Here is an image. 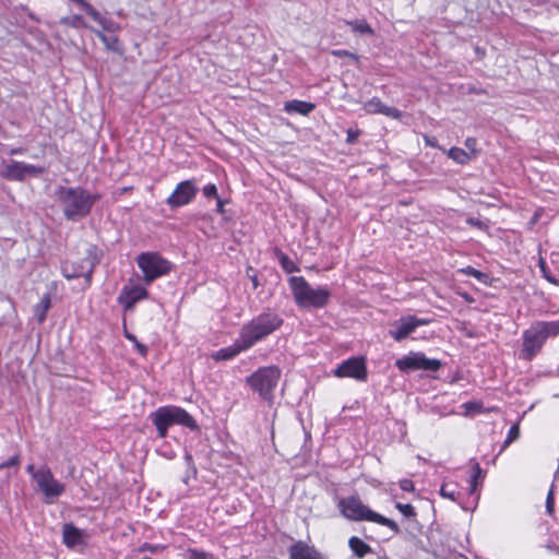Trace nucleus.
<instances>
[{
	"label": "nucleus",
	"instance_id": "obj_1",
	"mask_svg": "<svg viewBox=\"0 0 559 559\" xmlns=\"http://www.w3.org/2000/svg\"><path fill=\"white\" fill-rule=\"evenodd\" d=\"M55 198L61 206L64 217L68 221L76 222L90 214L100 195L80 187H59L55 191Z\"/></svg>",
	"mask_w": 559,
	"mask_h": 559
},
{
	"label": "nucleus",
	"instance_id": "obj_2",
	"mask_svg": "<svg viewBox=\"0 0 559 559\" xmlns=\"http://www.w3.org/2000/svg\"><path fill=\"white\" fill-rule=\"evenodd\" d=\"M283 323L284 319L280 313L270 308L264 309L242 325L239 333L240 346L242 348H251L277 331Z\"/></svg>",
	"mask_w": 559,
	"mask_h": 559
},
{
	"label": "nucleus",
	"instance_id": "obj_3",
	"mask_svg": "<svg viewBox=\"0 0 559 559\" xmlns=\"http://www.w3.org/2000/svg\"><path fill=\"white\" fill-rule=\"evenodd\" d=\"M288 285L295 304L301 309L325 308L332 293L326 286L312 287L304 276H290Z\"/></svg>",
	"mask_w": 559,
	"mask_h": 559
},
{
	"label": "nucleus",
	"instance_id": "obj_4",
	"mask_svg": "<svg viewBox=\"0 0 559 559\" xmlns=\"http://www.w3.org/2000/svg\"><path fill=\"white\" fill-rule=\"evenodd\" d=\"M559 335V320L535 321L522 333L520 358L532 360L542 350L548 338Z\"/></svg>",
	"mask_w": 559,
	"mask_h": 559
},
{
	"label": "nucleus",
	"instance_id": "obj_5",
	"mask_svg": "<svg viewBox=\"0 0 559 559\" xmlns=\"http://www.w3.org/2000/svg\"><path fill=\"white\" fill-rule=\"evenodd\" d=\"M337 508L341 514L350 521H369L389 527L394 534L401 532L395 521L372 511L357 496L341 498Z\"/></svg>",
	"mask_w": 559,
	"mask_h": 559
},
{
	"label": "nucleus",
	"instance_id": "obj_6",
	"mask_svg": "<svg viewBox=\"0 0 559 559\" xmlns=\"http://www.w3.org/2000/svg\"><path fill=\"white\" fill-rule=\"evenodd\" d=\"M26 472L29 474L35 484V489L41 495L45 503L52 504L64 493L66 484L53 476L48 465L43 464L36 467L32 463L26 466Z\"/></svg>",
	"mask_w": 559,
	"mask_h": 559
},
{
	"label": "nucleus",
	"instance_id": "obj_7",
	"mask_svg": "<svg viewBox=\"0 0 559 559\" xmlns=\"http://www.w3.org/2000/svg\"><path fill=\"white\" fill-rule=\"evenodd\" d=\"M159 438H165L169 427L179 425L190 430H197L198 425L193 417L183 408L175 405L160 406L150 414Z\"/></svg>",
	"mask_w": 559,
	"mask_h": 559
},
{
	"label": "nucleus",
	"instance_id": "obj_8",
	"mask_svg": "<svg viewBox=\"0 0 559 559\" xmlns=\"http://www.w3.org/2000/svg\"><path fill=\"white\" fill-rule=\"evenodd\" d=\"M103 252L95 245H88L85 250V257L80 263L66 262L61 266V273L67 280L84 277L90 284L95 266L100 262Z\"/></svg>",
	"mask_w": 559,
	"mask_h": 559
},
{
	"label": "nucleus",
	"instance_id": "obj_9",
	"mask_svg": "<svg viewBox=\"0 0 559 559\" xmlns=\"http://www.w3.org/2000/svg\"><path fill=\"white\" fill-rule=\"evenodd\" d=\"M281 378V369L275 366L262 367L247 378L250 388L258 392L261 397L271 400L273 391Z\"/></svg>",
	"mask_w": 559,
	"mask_h": 559
},
{
	"label": "nucleus",
	"instance_id": "obj_10",
	"mask_svg": "<svg viewBox=\"0 0 559 559\" xmlns=\"http://www.w3.org/2000/svg\"><path fill=\"white\" fill-rule=\"evenodd\" d=\"M136 264L143 272L144 281L151 284L170 271V263L157 252H143L138 255Z\"/></svg>",
	"mask_w": 559,
	"mask_h": 559
},
{
	"label": "nucleus",
	"instance_id": "obj_11",
	"mask_svg": "<svg viewBox=\"0 0 559 559\" xmlns=\"http://www.w3.org/2000/svg\"><path fill=\"white\" fill-rule=\"evenodd\" d=\"M396 368L402 372L414 370L437 371L441 367L438 359L428 358L423 353H411L395 361Z\"/></svg>",
	"mask_w": 559,
	"mask_h": 559
},
{
	"label": "nucleus",
	"instance_id": "obj_12",
	"mask_svg": "<svg viewBox=\"0 0 559 559\" xmlns=\"http://www.w3.org/2000/svg\"><path fill=\"white\" fill-rule=\"evenodd\" d=\"M430 323L429 319L417 318L416 316H404L394 321L388 334L396 342H402L409 336L418 326Z\"/></svg>",
	"mask_w": 559,
	"mask_h": 559
},
{
	"label": "nucleus",
	"instance_id": "obj_13",
	"mask_svg": "<svg viewBox=\"0 0 559 559\" xmlns=\"http://www.w3.org/2000/svg\"><path fill=\"white\" fill-rule=\"evenodd\" d=\"M334 374L338 378H353L358 381L367 380V368L362 357H352L344 360L334 370Z\"/></svg>",
	"mask_w": 559,
	"mask_h": 559
},
{
	"label": "nucleus",
	"instance_id": "obj_14",
	"mask_svg": "<svg viewBox=\"0 0 559 559\" xmlns=\"http://www.w3.org/2000/svg\"><path fill=\"white\" fill-rule=\"evenodd\" d=\"M148 297V292L145 287L130 283L124 285L118 295L117 301L123 307L124 311H130L134 308L135 304Z\"/></svg>",
	"mask_w": 559,
	"mask_h": 559
},
{
	"label": "nucleus",
	"instance_id": "obj_15",
	"mask_svg": "<svg viewBox=\"0 0 559 559\" xmlns=\"http://www.w3.org/2000/svg\"><path fill=\"white\" fill-rule=\"evenodd\" d=\"M195 195V188L190 180L180 182L175 191L169 195L167 202L173 207H179L188 204Z\"/></svg>",
	"mask_w": 559,
	"mask_h": 559
},
{
	"label": "nucleus",
	"instance_id": "obj_16",
	"mask_svg": "<svg viewBox=\"0 0 559 559\" xmlns=\"http://www.w3.org/2000/svg\"><path fill=\"white\" fill-rule=\"evenodd\" d=\"M289 559H323L322 554L304 540H297L288 548Z\"/></svg>",
	"mask_w": 559,
	"mask_h": 559
},
{
	"label": "nucleus",
	"instance_id": "obj_17",
	"mask_svg": "<svg viewBox=\"0 0 559 559\" xmlns=\"http://www.w3.org/2000/svg\"><path fill=\"white\" fill-rule=\"evenodd\" d=\"M86 12L88 16H91L99 26L102 27L100 32H107L115 34L121 29V26L119 23L111 19L104 17L92 4L86 2L84 8L82 9Z\"/></svg>",
	"mask_w": 559,
	"mask_h": 559
},
{
	"label": "nucleus",
	"instance_id": "obj_18",
	"mask_svg": "<svg viewBox=\"0 0 559 559\" xmlns=\"http://www.w3.org/2000/svg\"><path fill=\"white\" fill-rule=\"evenodd\" d=\"M364 109L368 114H381L393 119H400L402 117L400 109L383 104L378 97H372L365 103Z\"/></svg>",
	"mask_w": 559,
	"mask_h": 559
},
{
	"label": "nucleus",
	"instance_id": "obj_19",
	"mask_svg": "<svg viewBox=\"0 0 559 559\" xmlns=\"http://www.w3.org/2000/svg\"><path fill=\"white\" fill-rule=\"evenodd\" d=\"M62 535L64 545L70 548H73L82 543V531L71 523L63 525Z\"/></svg>",
	"mask_w": 559,
	"mask_h": 559
},
{
	"label": "nucleus",
	"instance_id": "obj_20",
	"mask_svg": "<svg viewBox=\"0 0 559 559\" xmlns=\"http://www.w3.org/2000/svg\"><path fill=\"white\" fill-rule=\"evenodd\" d=\"M314 104L304 100H289L284 105V110L288 114H300L302 116L309 115L314 109Z\"/></svg>",
	"mask_w": 559,
	"mask_h": 559
},
{
	"label": "nucleus",
	"instance_id": "obj_21",
	"mask_svg": "<svg viewBox=\"0 0 559 559\" xmlns=\"http://www.w3.org/2000/svg\"><path fill=\"white\" fill-rule=\"evenodd\" d=\"M348 547L352 550V552L358 558H364L366 555L372 552V548L357 536H352L348 539Z\"/></svg>",
	"mask_w": 559,
	"mask_h": 559
},
{
	"label": "nucleus",
	"instance_id": "obj_22",
	"mask_svg": "<svg viewBox=\"0 0 559 559\" xmlns=\"http://www.w3.org/2000/svg\"><path fill=\"white\" fill-rule=\"evenodd\" d=\"M96 36L100 39V41L105 45V47L114 52L122 53V45L117 36L115 35H106L104 32L94 31Z\"/></svg>",
	"mask_w": 559,
	"mask_h": 559
},
{
	"label": "nucleus",
	"instance_id": "obj_23",
	"mask_svg": "<svg viewBox=\"0 0 559 559\" xmlns=\"http://www.w3.org/2000/svg\"><path fill=\"white\" fill-rule=\"evenodd\" d=\"M248 348H242L240 346V337L237 340L234 346L225 347L219 349L215 355H212V358L215 360H229L237 356L241 350H247Z\"/></svg>",
	"mask_w": 559,
	"mask_h": 559
},
{
	"label": "nucleus",
	"instance_id": "obj_24",
	"mask_svg": "<svg viewBox=\"0 0 559 559\" xmlns=\"http://www.w3.org/2000/svg\"><path fill=\"white\" fill-rule=\"evenodd\" d=\"M50 307V299L48 296H45L40 302H38L34 308V316L39 323H43L46 320L47 311Z\"/></svg>",
	"mask_w": 559,
	"mask_h": 559
},
{
	"label": "nucleus",
	"instance_id": "obj_25",
	"mask_svg": "<svg viewBox=\"0 0 559 559\" xmlns=\"http://www.w3.org/2000/svg\"><path fill=\"white\" fill-rule=\"evenodd\" d=\"M459 272H461L465 275L472 276V277L476 278L478 282L484 283V284H487L488 280H489V275L487 273L478 271L473 266H466V267L460 269Z\"/></svg>",
	"mask_w": 559,
	"mask_h": 559
},
{
	"label": "nucleus",
	"instance_id": "obj_26",
	"mask_svg": "<svg viewBox=\"0 0 559 559\" xmlns=\"http://www.w3.org/2000/svg\"><path fill=\"white\" fill-rule=\"evenodd\" d=\"M212 199H216V212L222 214L223 219L228 221L229 216H227V212L225 210V205L228 203V200H222L218 197L217 189L215 185L212 183Z\"/></svg>",
	"mask_w": 559,
	"mask_h": 559
},
{
	"label": "nucleus",
	"instance_id": "obj_27",
	"mask_svg": "<svg viewBox=\"0 0 559 559\" xmlns=\"http://www.w3.org/2000/svg\"><path fill=\"white\" fill-rule=\"evenodd\" d=\"M447 154L459 164H465L469 160V155L460 147H452L447 152Z\"/></svg>",
	"mask_w": 559,
	"mask_h": 559
},
{
	"label": "nucleus",
	"instance_id": "obj_28",
	"mask_svg": "<svg viewBox=\"0 0 559 559\" xmlns=\"http://www.w3.org/2000/svg\"><path fill=\"white\" fill-rule=\"evenodd\" d=\"M60 23L63 24V25L73 27V28L86 27L84 19L81 15H79V14H74L72 16L62 17L60 20Z\"/></svg>",
	"mask_w": 559,
	"mask_h": 559
},
{
	"label": "nucleus",
	"instance_id": "obj_29",
	"mask_svg": "<svg viewBox=\"0 0 559 559\" xmlns=\"http://www.w3.org/2000/svg\"><path fill=\"white\" fill-rule=\"evenodd\" d=\"M439 493L441 497L450 499L452 501H456L457 496L460 495L455 489V485L453 484H443L440 488Z\"/></svg>",
	"mask_w": 559,
	"mask_h": 559
},
{
	"label": "nucleus",
	"instance_id": "obj_30",
	"mask_svg": "<svg viewBox=\"0 0 559 559\" xmlns=\"http://www.w3.org/2000/svg\"><path fill=\"white\" fill-rule=\"evenodd\" d=\"M347 24L352 26L354 32L360 34H372V28L365 20H355L347 22Z\"/></svg>",
	"mask_w": 559,
	"mask_h": 559
},
{
	"label": "nucleus",
	"instance_id": "obj_31",
	"mask_svg": "<svg viewBox=\"0 0 559 559\" xmlns=\"http://www.w3.org/2000/svg\"><path fill=\"white\" fill-rule=\"evenodd\" d=\"M278 261L281 266L286 273H294L298 271V266L295 264V262L285 253H281L278 257Z\"/></svg>",
	"mask_w": 559,
	"mask_h": 559
},
{
	"label": "nucleus",
	"instance_id": "obj_32",
	"mask_svg": "<svg viewBox=\"0 0 559 559\" xmlns=\"http://www.w3.org/2000/svg\"><path fill=\"white\" fill-rule=\"evenodd\" d=\"M395 508L405 516V518H415L416 511L415 508L409 503H401L396 502Z\"/></svg>",
	"mask_w": 559,
	"mask_h": 559
},
{
	"label": "nucleus",
	"instance_id": "obj_33",
	"mask_svg": "<svg viewBox=\"0 0 559 559\" xmlns=\"http://www.w3.org/2000/svg\"><path fill=\"white\" fill-rule=\"evenodd\" d=\"M21 464V456L20 454H15L11 457H9L7 461L0 463V471L4 468H11V467H19Z\"/></svg>",
	"mask_w": 559,
	"mask_h": 559
},
{
	"label": "nucleus",
	"instance_id": "obj_34",
	"mask_svg": "<svg viewBox=\"0 0 559 559\" xmlns=\"http://www.w3.org/2000/svg\"><path fill=\"white\" fill-rule=\"evenodd\" d=\"M484 478V472L479 463L474 462L472 466L471 483H478L479 479Z\"/></svg>",
	"mask_w": 559,
	"mask_h": 559
},
{
	"label": "nucleus",
	"instance_id": "obj_35",
	"mask_svg": "<svg viewBox=\"0 0 559 559\" xmlns=\"http://www.w3.org/2000/svg\"><path fill=\"white\" fill-rule=\"evenodd\" d=\"M520 436V428L519 425H512L509 429L507 439L504 440V445H508L515 441Z\"/></svg>",
	"mask_w": 559,
	"mask_h": 559
},
{
	"label": "nucleus",
	"instance_id": "obj_36",
	"mask_svg": "<svg viewBox=\"0 0 559 559\" xmlns=\"http://www.w3.org/2000/svg\"><path fill=\"white\" fill-rule=\"evenodd\" d=\"M186 559H207V554L198 549H188Z\"/></svg>",
	"mask_w": 559,
	"mask_h": 559
},
{
	"label": "nucleus",
	"instance_id": "obj_37",
	"mask_svg": "<svg viewBox=\"0 0 559 559\" xmlns=\"http://www.w3.org/2000/svg\"><path fill=\"white\" fill-rule=\"evenodd\" d=\"M466 223L471 226L477 227L478 229L487 228V224L477 217H468Z\"/></svg>",
	"mask_w": 559,
	"mask_h": 559
},
{
	"label": "nucleus",
	"instance_id": "obj_38",
	"mask_svg": "<svg viewBox=\"0 0 559 559\" xmlns=\"http://www.w3.org/2000/svg\"><path fill=\"white\" fill-rule=\"evenodd\" d=\"M539 266H540V270H542V272H543L544 277H545L549 283L557 285V284H558V281H557L554 276H551V275L549 274V272H547L546 263H545L543 260H540V262H539Z\"/></svg>",
	"mask_w": 559,
	"mask_h": 559
},
{
	"label": "nucleus",
	"instance_id": "obj_39",
	"mask_svg": "<svg viewBox=\"0 0 559 559\" xmlns=\"http://www.w3.org/2000/svg\"><path fill=\"white\" fill-rule=\"evenodd\" d=\"M346 133H347L346 142L352 144V143L356 142V140L358 139V136L360 134V131L358 129L349 128Z\"/></svg>",
	"mask_w": 559,
	"mask_h": 559
},
{
	"label": "nucleus",
	"instance_id": "obj_40",
	"mask_svg": "<svg viewBox=\"0 0 559 559\" xmlns=\"http://www.w3.org/2000/svg\"><path fill=\"white\" fill-rule=\"evenodd\" d=\"M399 484H400V488L403 491H414L415 490L413 480H411L408 478L401 479Z\"/></svg>",
	"mask_w": 559,
	"mask_h": 559
},
{
	"label": "nucleus",
	"instance_id": "obj_41",
	"mask_svg": "<svg viewBox=\"0 0 559 559\" xmlns=\"http://www.w3.org/2000/svg\"><path fill=\"white\" fill-rule=\"evenodd\" d=\"M332 55H334L336 57H349L352 59L358 60V57L355 53H353L348 50H345V49L333 50Z\"/></svg>",
	"mask_w": 559,
	"mask_h": 559
},
{
	"label": "nucleus",
	"instance_id": "obj_42",
	"mask_svg": "<svg viewBox=\"0 0 559 559\" xmlns=\"http://www.w3.org/2000/svg\"><path fill=\"white\" fill-rule=\"evenodd\" d=\"M424 141H425L426 145H428L430 147H439L438 140L436 136H430L428 134H425Z\"/></svg>",
	"mask_w": 559,
	"mask_h": 559
},
{
	"label": "nucleus",
	"instance_id": "obj_43",
	"mask_svg": "<svg viewBox=\"0 0 559 559\" xmlns=\"http://www.w3.org/2000/svg\"><path fill=\"white\" fill-rule=\"evenodd\" d=\"M465 146L472 152L475 153L477 146V140L475 138H467L465 140Z\"/></svg>",
	"mask_w": 559,
	"mask_h": 559
},
{
	"label": "nucleus",
	"instance_id": "obj_44",
	"mask_svg": "<svg viewBox=\"0 0 559 559\" xmlns=\"http://www.w3.org/2000/svg\"><path fill=\"white\" fill-rule=\"evenodd\" d=\"M159 549V546L158 545H152V544H143L140 548L141 551H151V552H155Z\"/></svg>",
	"mask_w": 559,
	"mask_h": 559
},
{
	"label": "nucleus",
	"instance_id": "obj_45",
	"mask_svg": "<svg viewBox=\"0 0 559 559\" xmlns=\"http://www.w3.org/2000/svg\"><path fill=\"white\" fill-rule=\"evenodd\" d=\"M463 406L467 413L468 412H477L480 407L477 403H473V402L465 403Z\"/></svg>",
	"mask_w": 559,
	"mask_h": 559
},
{
	"label": "nucleus",
	"instance_id": "obj_46",
	"mask_svg": "<svg viewBox=\"0 0 559 559\" xmlns=\"http://www.w3.org/2000/svg\"><path fill=\"white\" fill-rule=\"evenodd\" d=\"M134 345H135L136 349L139 350V353H140L141 355H145V354H146L147 348H146V346H145V345L141 344V343H140V342H138V341L134 343Z\"/></svg>",
	"mask_w": 559,
	"mask_h": 559
},
{
	"label": "nucleus",
	"instance_id": "obj_47",
	"mask_svg": "<svg viewBox=\"0 0 559 559\" xmlns=\"http://www.w3.org/2000/svg\"><path fill=\"white\" fill-rule=\"evenodd\" d=\"M249 277L252 283L253 288L254 289L258 288V286L260 285L258 276L255 274H253V275H249Z\"/></svg>",
	"mask_w": 559,
	"mask_h": 559
},
{
	"label": "nucleus",
	"instance_id": "obj_48",
	"mask_svg": "<svg viewBox=\"0 0 559 559\" xmlns=\"http://www.w3.org/2000/svg\"><path fill=\"white\" fill-rule=\"evenodd\" d=\"M124 336H126L127 340H129V341H131L133 343H135L138 341L136 337L133 334H131V333H129L127 331L124 333Z\"/></svg>",
	"mask_w": 559,
	"mask_h": 559
},
{
	"label": "nucleus",
	"instance_id": "obj_49",
	"mask_svg": "<svg viewBox=\"0 0 559 559\" xmlns=\"http://www.w3.org/2000/svg\"><path fill=\"white\" fill-rule=\"evenodd\" d=\"M478 483H471L469 481V493H474L477 489Z\"/></svg>",
	"mask_w": 559,
	"mask_h": 559
},
{
	"label": "nucleus",
	"instance_id": "obj_50",
	"mask_svg": "<svg viewBox=\"0 0 559 559\" xmlns=\"http://www.w3.org/2000/svg\"><path fill=\"white\" fill-rule=\"evenodd\" d=\"M202 192L206 198H210V185L204 186Z\"/></svg>",
	"mask_w": 559,
	"mask_h": 559
},
{
	"label": "nucleus",
	"instance_id": "obj_51",
	"mask_svg": "<svg viewBox=\"0 0 559 559\" xmlns=\"http://www.w3.org/2000/svg\"><path fill=\"white\" fill-rule=\"evenodd\" d=\"M549 500H550V495L548 496V499H547V509L550 511V502H549Z\"/></svg>",
	"mask_w": 559,
	"mask_h": 559
},
{
	"label": "nucleus",
	"instance_id": "obj_52",
	"mask_svg": "<svg viewBox=\"0 0 559 559\" xmlns=\"http://www.w3.org/2000/svg\"><path fill=\"white\" fill-rule=\"evenodd\" d=\"M142 559H152L151 557H143Z\"/></svg>",
	"mask_w": 559,
	"mask_h": 559
}]
</instances>
